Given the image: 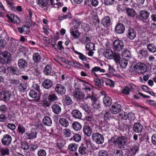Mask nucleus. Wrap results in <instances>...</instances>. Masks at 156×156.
<instances>
[{
  "instance_id": "4be33fe9",
  "label": "nucleus",
  "mask_w": 156,
  "mask_h": 156,
  "mask_svg": "<svg viewBox=\"0 0 156 156\" xmlns=\"http://www.w3.org/2000/svg\"><path fill=\"white\" fill-rule=\"evenodd\" d=\"M42 85L44 88L49 89L52 86L53 83L50 80L46 79L43 82Z\"/></svg>"
},
{
  "instance_id": "5fc2aeb1",
  "label": "nucleus",
  "mask_w": 156,
  "mask_h": 156,
  "mask_svg": "<svg viewBox=\"0 0 156 156\" xmlns=\"http://www.w3.org/2000/svg\"><path fill=\"white\" fill-rule=\"evenodd\" d=\"M105 85L110 87H113L114 86V82L112 80L108 78L106 81H104Z\"/></svg>"
},
{
  "instance_id": "4c0bfd02",
  "label": "nucleus",
  "mask_w": 156,
  "mask_h": 156,
  "mask_svg": "<svg viewBox=\"0 0 156 156\" xmlns=\"http://www.w3.org/2000/svg\"><path fill=\"white\" fill-rule=\"evenodd\" d=\"M81 81L82 82L83 86L84 89L86 90V91H90L91 89L90 87V86H91L92 85L89 82H87L85 80H81Z\"/></svg>"
},
{
  "instance_id": "f257e3e1",
  "label": "nucleus",
  "mask_w": 156,
  "mask_h": 156,
  "mask_svg": "<svg viewBox=\"0 0 156 156\" xmlns=\"http://www.w3.org/2000/svg\"><path fill=\"white\" fill-rule=\"evenodd\" d=\"M42 106L45 108H48L52 103L55 102L58 100V98L55 93H51L49 94H44L42 96Z\"/></svg>"
},
{
  "instance_id": "dca6fc26",
  "label": "nucleus",
  "mask_w": 156,
  "mask_h": 156,
  "mask_svg": "<svg viewBox=\"0 0 156 156\" xmlns=\"http://www.w3.org/2000/svg\"><path fill=\"white\" fill-rule=\"evenodd\" d=\"M115 30L118 34H122L125 30V27L122 23H117L115 27Z\"/></svg>"
},
{
  "instance_id": "2eb2a0df",
  "label": "nucleus",
  "mask_w": 156,
  "mask_h": 156,
  "mask_svg": "<svg viewBox=\"0 0 156 156\" xmlns=\"http://www.w3.org/2000/svg\"><path fill=\"white\" fill-rule=\"evenodd\" d=\"M12 141V137L8 134H5L4 136L1 140L2 144L5 146L9 145Z\"/></svg>"
},
{
  "instance_id": "603ef678",
  "label": "nucleus",
  "mask_w": 156,
  "mask_h": 156,
  "mask_svg": "<svg viewBox=\"0 0 156 156\" xmlns=\"http://www.w3.org/2000/svg\"><path fill=\"white\" fill-rule=\"evenodd\" d=\"M91 11L92 10H90ZM93 12H92V14H94V20L93 23H94L95 25H96L98 23H99V20L98 18L97 15V13L96 12H94V10H92Z\"/></svg>"
},
{
  "instance_id": "052dcab7",
  "label": "nucleus",
  "mask_w": 156,
  "mask_h": 156,
  "mask_svg": "<svg viewBox=\"0 0 156 156\" xmlns=\"http://www.w3.org/2000/svg\"><path fill=\"white\" fill-rule=\"evenodd\" d=\"M63 133L65 136L67 137H70L72 135L71 130L69 129H63Z\"/></svg>"
},
{
  "instance_id": "37998d69",
  "label": "nucleus",
  "mask_w": 156,
  "mask_h": 156,
  "mask_svg": "<svg viewBox=\"0 0 156 156\" xmlns=\"http://www.w3.org/2000/svg\"><path fill=\"white\" fill-rule=\"evenodd\" d=\"M103 118L104 120L107 122L110 119L112 118L111 113L110 112L106 111L104 114Z\"/></svg>"
},
{
  "instance_id": "bf43d9fd",
  "label": "nucleus",
  "mask_w": 156,
  "mask_h": 156,
  "mask_svg": "<svg viewBox=\"0 0 156 156\" xmlns=\"http://www.w3.org/2000/svg\"><path fill=\"white\" fill-rule=\"evenodd\" d=\"M38 94L37 91L34 90H30L29 93L30 97L33 98H36L37 97Z\"/></svg>"
},
{
  "instance_id": "6ab92c4d",
  "label": "nucleus",
  "mask_w": 156,
  "mask_h": 156,
  "mask_svg": "<svg viewBox=\"0 0 156 156\" xmlns=\"http://www.w3.org/2000/svg\"><path fill=\"white\" fill-rule=\"evenodd\" d=\"M44 74L46 76L52 75L53 72L52 71V67L49 65H47L44 69Z\"/></svg>"
},
{
  "instance_id": "ddd939ff",
  "label": "nucleus",
  "mask_w": 156,
  "mask_h": 156,
  "mask_svg": "<svg viewBox=\"0 0 156 156\" xmlns=\"http://www.w3.org/2000/svg\"><path fill=\"white\" fill-rule=\"evenodd\" d=\"M111 112L114 114H116L119 112L121 110V106L118 104H115L112 105L110 108Z\"/></svg>"
},
{
  "instance_id": "412c9836",
  "label": "nucleus",
  "mask_w": 156,
  "mask_h": 156,
  "mask_svg": "<svg viewBox=\"0 0 156 156\" xmlns=\"http://www.w3.org/2000/svg\"><path fill=\"white\" fill-rule=\"evenodd\" d=\"M136 36V32L135 30L132 28L129 29L128 30L127 37L130 40H133Z\"/></svg>"
},
{
  "instance_id": "f3484780",
  "label": "nucleus",
  "mask_w": 156,
  "mask_h": 156,
  "mask_svg": "<svg viewBox=\"0 0 156 156\" xmlns=\"http://www.w3.org/2000/svg\"><path fill=\"white\" fill-rule=\"evenodd\" d=\"M70 34L72 37V39L73 40L79 39L80 36V33L78 30L77 28H75L72 29L70 31Z\"/></svg>"
},
{
  "instance_id": "09e8293b",
  "label": "nucleus",
  "mask_w": 156,
  "mask_h": 156,
  "mask_svg": "<svg viewBox=\"0 0 156 156\" xmlns=\"http://www.w3.org/2000/svg\"><path fill=\"white\" fill-rule=\"evenodd\" d=\"M8 71L14 74H17V69L15 67L11 66L7 68Z\"/></svg>"
},
{
  "instance_id": "cd10ccee",
  "label": "nucleus",
  "mask_w": 156,
  "mask_h": 156,
  "mask_svg": "<svg viewBox=\"0 0 156 156\" xmlns=\"http://www.w3.org/2000/svg\"><path fill=\"white\" fill-rule=\"evenodd\" d=\"M51 108L53 112L55 114H59L61 112V108L58 105L54 104L52 105Z\"/></svg>"
},
{
  "instance_id": "c03bdc74",
  "label": "nucleus",
  "mask_w": 156,
  "mask_h": 156,
  "mask_svg": "<svg viewBox=\"0 0 156 156\" xmlns=\"http://www.w3.org/2000/svg\"><path fill=\"white\" fill-rule=\"evenodd\" d=\"M86 146L88 149V151L91 150L94 147V144L90 140H85Z\"/></svg>"
},
{
  "instance_id": "39448f33",
  "label": "nucleus",
  "mask_w": 156,
  "mask_h": 156,
  "mask_svg": "<svg viewBox=\"0 0 156 156\" xmlns=\"http://www.w3.org/2000/svg\"><path fill=\"white\" fill-rule=\"evenodd\" d=\"M93 140L98 144H102L104 141L103 136L99 133H93L92 136Z\"/></svg>"
},
{
  "instance_id": "4d7b16f0",
  "label": "nucleus",
  "mask_w": 156,
  "mask_h": 156,
  "mask_svg": "<svg viewBox=\"0 0 156 156\" xmlns=\"http://www.w3.org/2000/svg\"><path fill=\"white\" fill-rule=\"evenodd\" d=\"M94 81L95 82V85L98 86H103L104 83V81L103 80H100L97 78L95 79Z\"/></svg>"
},
{
  "instance_id": "a18cd8bd",
  "label": "nucleus",
  "mask_w": 156,
  "mask_h": 156,
  "mask_svg": "<svg viewBox=\"0 0 156 156\" xmlns=\"http://www.w3.org/2000/svg\"><path fill=\"white\" fill-rule=\"evenodd\" d=\"M81 139V136L79 134H75L71 138L70 140H73L75 142H79L80 141Z\"/></svg>"
},
{
  "instance_id": "5701e85b",
  "label": "nucleus",
  "mask_w": 156,
  "mask_h": 156,
  "mask_svg": "<svg viewBox=\"0 0 156 156\" xmlns=\"http://www.w3.org/2000/svg\"><path fill=\"white\" fill-rule=\"evenodd\" d=\"M71 114L72 116L76 119H80L82 117L81 112L77 109H73Z\"/></svg>"
},
{
  "instance_id": "393cba45",
  "label": "nucleus",
  "mask_w": 156,
  "mask_h": 156,
  "mask_svg": "<svg viewBox=\"0 0 156 156\" xmlns=\"http://www.w3.org/2000/svg\"><path fill=\"white\" fill-rule=\"evenodd\" d=\"M114 52L111 49H107L105 50L103 53V55L108 59H111Z\"/></svg>"
},
{
  "instance_id": "9d476101",
  "label": "nucleus",
  "mask_w": 156,
  "mask_h": 156,
  "mask_svg": "<svg viewBox=\"0 0 156 156\" xmlns=\"http://www.w3.org/2000/svg\"><path fill=\"white\" fill-rule=\"evenodd\" d=\"M149 14V13L145 10H141L139 15L136 16L137 19L144 22L147 19Z\"/></svg>"
},
{
  "instance_id": "473e14b6",
  "label": "nucleus",
  "mask_w": 156,
  "mask_h": 156,
  "mask_svg": "<svg viewBox=\"0 0 156 156\" xmlns=\"http://www.w3.org/2000/svg\"><path fill=\"white\" fill-rule=\"evenodd\" d=\"M30 26L29 25H23L22 27H20V33L24 32L25 33L28 34L30 33Z\"/></svg>"
},
{
  "instance_id": "3c124183",
  "label": "nucleus",
  "mask_w": 156,
  "mask_h": 156,
  "mask_svg": "<svg viewBox=\"0 0 156 156\" xmlns=\"http://www.w3.org/2000/svg\"><path fill=\"white\" fill-rule=\"evenodd\" d=\"M27 63L23 59H20V69L25 68L27 67Z\"/></svg>"
},
{
  "instance_id": "c85d7f7f",
  "label": "nucleus",
  "mask_w": 156,
  "mask_h": 156,
  "mask_svg": "<svg viewBox=\"0 0 156 156\" xmlns=\"http://www.w3.org/2000/svg\"><path fill=\"white\" fill-rule=\"evenodd\" d=\"M139 150V147L136 145L133 146L131 147L129 150V153L131 156L134 155Z\"/></svg>"
},
{
  "instance_id": "de8ad7c7",
  "label": "nucleus",
  "mask_w": 156,
  "mask_h": 156,
  "mask_svg": "<svg viewBox=\"0 0 156 156\" xmlns=\"http://www.w3.org/2000/svg\"><path fill=\"white\" fill-rule=\"evenodd\" d=\"M48 0H38V4L41 7H46L48 3Z\"/></svg>"
},
{
  "instance_id": "c9c22d12",
  "label": "nucleus",
  "mask_w": 156,
  "mask_h": 156,
  "mask_svg": "<svg viewBox=\"0 0 156 156\" xmlns=\"http://www.w3.org/2000/svg\"><path fill=\"white\" fill-rule=\"evenodd\" d=\"M60 124L62 126L67 127L69 125V122L65 118H60L59 120Z\"/></svg>"
},
{
  "instance_id": "a211bd4d",
  "label": "nucleus",
  "mask_w": 156,
  "mask_h": 156,
  "mask_svg": "<svg viewBox=\"0 0 156 156\" xmlns=\"http://www.w3.org/2000/svg\"><path fill=\"white\" fill-rule=\"evenodd\" d=\"M143 128L142 125L139 122L135 123L133 126V130L134 132L137 133H140Z\"/></svg>"
},
{
  "instance_id": "bb28decb",
  "label": "nucleus",
  "mask_w": 156,
  "mask_h": 156,
  "mask_svg": "<svg viewBox=\"0 0 156 156\" xmlns=\"http://www.w3.org/2000/svg\"><path fill=\"white\" fill-rule=\"evenodd\" d=\"M72 127L74 130L78 131L81 129L82 125L79 122L74 121L72 123Z\"/></svg>"
},
{
  "instance_id": "9b49d317",
  "label": "nucleus",
  "mask_w": 156,
  "mask_h": 156,
  "mask_svg": "<svg viewBox=\"0 0 156 156\" xmlns=\"http://www.w3.org/2000/svg\"><path fill=\"white\" fill-rule=\"evenodd\" d=\"M99 72L100 73H104L105 71L104 69H101L99 66H94L92 68L90 71V74L93 76H95L97 78L99 77V75L96 73V72Z\"/></svg>"
},
{
  "instance_id": "79ce46f5",
  "label": "nucleus",
  "mask_w": 156,
  "mask_h": 156,
  "mask_svg": "<svg viewBox=\"0 0 156 156\" xmlns=\"http://www.w3.org/2000/svg\"><path fill=\"white\" fill-rule=\"evenodd\" d=\"M7 16L11 21L13 23H17L18 22V20H19V19L14 14H11L10 15H7Z\"/></svg>"
},
{
  "instance_id": "8fccbe9b",
  "label": "nucleus",
  "mask_w": 156,
  "mask_h": 156,
  "mask_svg": "<svg viewBox=\"0 0 156 156\" xmlns=\"http://www.w3.org/2000/svg\"><path fill=\"white\" fill-rule=\"evenodd\" d=\"M64 100L67 105L72 104L73 102L72 100L69 96L65 95L64 96Z\"/></svg>"
},
{
  "instance_id": "7c9ffc66",
  "label": "nucleus",
  "mask_w": 156,
  "mask_h": 156,
  "mask_svg": "<svg viewBox=\"0 0 156 156\" xmlns=\"http://www.w3.org/2000/svg\"><path fill=\"white\" fill-rule=\"evenodd\" d=\"M0 154L2 156H8L9 155V150L7 147L0 148Z\"/></svg>"
},
{
  "instance_id": "7ed1b4c3",
  "label": "nucleus",
  "mask_w": 156,
  "mask_h": 156,
  "mask_svg": "<svg viewBox=\"0 0 156 156\" xmlns=\"http://www.w3.org/2000/svg\"><path fill=\"white\" fill-rule=\"evenodd\" d=\"M12 59L11 55L7 51H3L0 55V62L4 64L9 63Z\"/></svg>"
},
{
  "instance_id": "f8f14e48",
  "label": "nucleus",
  "mask_w": 156,
  "mask_h": 156,
  "mask_svg": "<svg viewBox=\"0 0 156 156\" xmlns=\"http://www.w3.org/2000/svg\"><path fill=\"white\" fill-rule=\"evenodd\" d=\"M83 132L87 136H90L93 133V130L90 126L85 123L83 127Z\"/></svg>"
},
{
  "instance_id": "aec40b11",
  "label": "nucleus",
  "mask_w": 156,
  "mask_h": 156,
  "mask_svg": "<svg viewBox=\"0 0 156 156\" xmlns=\"http://www.w3.org/2000/svg\"><path fill=\"white\" fill-rule=\"evenodd\" d=\"M37 133L34 130H31L30 133H26L25 136L27 139H33L37 137Z\"/></svg>"
},
{
  "instance_id": "13d9d810",
  "label": "nucleus",
  "mask_w": 156,
  "mask_h": 156,
  "mask_svg": "<svg viewBox=\"0 0 156 156\" xmlns=\"http://www.w3.org/2000/svg\"><path fill=\"white\" fill-rule=\"evenodd\" d=\"M78 151L81 155L87 153L86 148L84 146H81L79 148Z\"/></svg>"
},
{
  "instance_id": "b1692460",
  "label": "nucleus",
  "mask_w": 156,
  "mask_h": 156,
  "mask_svg": "<svg viewBox=\"0 0 156 156\" xmlns=\"http://www.w3.org/2000/svg\"><path fill=\"white\" fill-rule=\"evenodd\" d=\"M110 17L108 16H106L103 18L102 19L101 22L102 24L105 27H108L110 24Z\"/></svg>"
},
{
  "instance_id": "0e129e2a",
  "label": "nucleus",
  "mask_w": 156,
  "mask_h": 156,
  "mask_svg": "<svg viewBox=\"0 0 156 156\" xmlns=\"http://www.w3.org/2000/svg\"><path fill=\"white\" fill-rule=\"evenodd\" d=\"M21 148L24 150H27L29 148L28 143L26 141L22 142L21 144Z\"/></svg>"
},
{
  "instance_id": "864d4df0",
  "label": "nucleus",
  "mask_w": 156,
  "mask_h": 156,
  "mask_svg": "<svg viewBox=\"0 0 156 156\" xmlns=\"http://www.w3.org/2000/svg\"><path fill=\"white\" fill-rule=\"evenodd\" d=\"M119 62L118 63L120 66L123 68H125L127 64V62L126 60V58H124L123 60H119Z\"/></svg>"
},
{
  "instance_id": "e2e57ef3",
  "label": "nucleus",
  "mask_w": 156,
  "mask_h": 156,
  "mask_svg": "<svg viewBox=\"0 0 156 156\" xmlns=\"http://www.w3.org/2000/svg\"><path fill=\"white\" fill-rule=\"evenodd\" d=\"M46 151L43 149H40L37 152L38 156H46Z\"/></svg>"
},
{
  "instance_id": "ea45409f",
  "label": "nucleus",
  "mask_w": 156,
  "mask_h": 156,
  "mask_svg": "<svg viewBox=\"0 0 156 156\" xmlns=\"http://www.w3.org/2000/svg\"><path fill=\"white\" fill-rule=\"evenodd\" d=\"M27 88V84L26 83L22 84L20 83V92H23L24 94L23 95L21 94L22 96L24 97L26 93Z\"/></svg>"
},
{
  "instance_id": "0eeeda50",
  "label": "nucleus",
  "mask_w": 156,
  "mask_h": 156,
  "mask_svg": "<svg viewBox=\"0 0 156 156\" xmlns=\"http://www.w3.org/2000/svg\"><path fill=\"white\" fill-rule=\"evenodd\" d=\"M86 99H90V100L93 101L92 104V106L94 108L98 109L100 107V104L99 101L97 100L96 98L93 95H88L85 98Z\"/></svg>"
},
{
  "instance_id": "a19ab883",
  "label": "nucleus",
  "mask_w": 156,
  "mask_h": 156,
  "mask_svg": "<svg viewBox=\"0 0 156 156\" xmlns=\"http://www.w3.org/2000/svg\"><path fill=\"white\" fill-rule=\"evenodd\" d=\"M147 48L149 51L154 53L156 52V47L152 44H148L147 46Z\"/></svg>"
},
{
  "instance_id": "a878e982",
  "label": "nucleus",
  "mask_w": 156,
  "mask_h": 156,
  "mask_svg": "<svg viewBox=\"0 0 156 156\" xmlns=\"http://www.w3.org/2000/svg\"><path fill=\"white\" fill-rule=\"evenodd\" d=\"M103 102L106 106L109 107L112 104V100L109 97L105 95L103 98Z\"/></svg>"
},
{
  "instance_id": "4468645a",
  "label": "nucleus",
  "mask_w": 156,
  "mask_h": 156,
  "mask_svg": "<svg viewBox=\"0 0 156 156\" xmlns=\"http://www.w3.org/2000/svg\"><path fill=\"white\" fill-rule=\"evenodd\" d=\"M11 96V92L9 91H2L0 94V97L2 99L6 102L10 100Z\"/></svg>"
},
{
  "instance_id": "72a5a7b5",
  "label": "nucleus",
  "mask_w": 156,
  "mask_h": 156,
  "mask_svg": "<svg viewBox=\"0 0 156 156\" xmlns=\"http://www.w3.org/2000/svg\"><path fill=\"white\" fill-rule=\"evenodd\" d=\"M78 145L74 143L70 144L68 146V149L71 151L75 152L76 151Z\"/></svg>"
},
{
  "instance_id": "680f3d73",
  "label": "nucleus",
  "mask_w": 156,
  "mask_h": 156,
  "mask_svg": "<svg viewBox=\"0 0 156 156\" xmlns=\"http://www.w3.org/2000/svg\"><path fill=\"white\" fill-rule=\"evenodd\" d=\"M76 53L78 55H79V56H78L79 58L82 61H87V57L86 56L83 55L82 53L78 52H76Z\"/></svg>"
},
{
  "instance_id": "c756f323",
  "label": "nucleus",
  "mask_w": 156,
  "mask_h": 156,
  "mask_svg": "<svg viewBox=\"0 0 156 156\" xmlns=\"http://www.w3.org/2000/svg\"><path fill=\"white\" fill-rule=\"evenodd\" d=\"M43 123L46 126H50L52 124V121L51 119L48 116H45L43 119Z\"/></svg>"
},
{
  "instance_id": "1a4fd4ad",
  "label": "nucleus",
  "mask_w": 156,
  "mask_h": 156,
  "mask_svg": "<svg viewBox=\"0 0 156 156\" xmlns=\"http://www.w3.org/2000/svg\"><path fill=\"white\" fill-rule=\"evenodd\" d=\"M55 90L58 94L61 95L64 94L66 91L65 86L61 83L56 84Z\"/></svg>"
},
{
  "instance_id": "f704fd0d",
  "label": "nucleus",
  "mask_w": 156,
  "mask_h": 156,
  "mask_svg": "<svg viewBox=\"0 0 156 156\" xmlns=\"http://www.w3.org/2000/svg\"><path fill=\"white\" fill-rule=\"evenodd\" d=\"M33 59L35 63L39 62L41 59L40 54L38 53H35L33 55Z\"/></svg>"
},
{
  "instance_id": "20e7f679",
  "label": "nucleus",
  "mask_w": 156,
  "mask_h": 156,
  "mask_svg": "<svg viewBox=\"0 0 156 156\" xmlns=\"http://www.w3.org/2000/svg\"><path fill=\"white\" fill-rule=\"evenodd\" d=\"M147 65L141 62L137 63L134 66V70L138 74H142L147 71Z\"/></svg>"
},
{
  "instance_id": "338daca9",
  "label": "nucleus",
  "mask_w": 156,
  "mask_h": 156,
  "mask_svg": "<svg viewBox=\"0 0 156 156\" xmlns=\"http://www.w3.org/2000/svg\"><path fill=\"white\" fill-rule=\"evenodd\" d=\"M94 43L90 42L87 44L85 48L87 50L89 51L90 50H92V48H94Z\"/></svg>"
},
{
  "instance_id": "49530a36",
  "label": "nucleus",
  "mask_w": 156,
  "mask_h": 156,
  "mask_svg": "<svg viewBox=\"0 0 156 156\" xmlns=\"http://www.w3.org/2000/svg\"><path fill=\"white\" fill-rule=\"evenodd\" d=\"M86 114L85 117L84 118V119L87 121H91L93 118L92 113L90 112Z\"/></svg>"
},
{
  "instance_id": "f03ea898",
  "label": "nucleus",
  "mask_w": 156,
  "mask_h": 156,
  "mask_svg": "<svg viewBox=\"0 0 156 156\" xmlns=\"http://www.w3.org/2000/svg\"><path fill=\"white\" fill-rule=\"evenodd\" d=\"M127 140V138L125 136L119 137L115 136L109 140V143L111 145L121 148L125 145Z\"/></svg>"
},
{
  "instance_id": "58836bf2",
  "label": "nucleus",
  "mask_w": 156,
  "mask_h": 156,
  "mask_svg": "<svg viewBox=\"0 0 156 156\" xmlns=\"http://www.w3.org/2000/svg\"><path fill=\"white\" fill-rule=\"evenodd\" d=\"M122 56L123 58H125L126 59L131 58V54L129 51L126 49L124 50L122 53Z\"/></svg>"
},
{
  "instance_id": "2f4dec72",
  "label": "nucleus",
  "mask_w": 156,
  "mask_h": 156,
  "mask_svg": "<svg viewBox=\"0 0 156 156\" xmlns=\"http://www.w3.org/2000/svg\"><path fill=\"white\" fill-rule=\"evenodd\" d=\"M68 63L74 67L81 68L83 66L82 64L74 60L69 61Z\"/></svg>"
},
{
  "instance_id": "69168bd1",
  "label": "nucleus",
  "mask_w": 156,
  "mask_h": 156,
  "mask_svg": "<svg viewBox=\"0 0 156 156\" xmlns=\"http://www.w3.org/2000/svg\"><path fill=\"white\" fill-rule=\"evenodd\" d=\"M139 53L142 56V57L145 58L148 56V52L146 50H139Z\"/></svg>"
},
{
  "instance_id": "e433bc0d",
  "label": "nucleus",
  "mask_w": 156,
  "mask_h": 156,
  "mask_svg": "<svg viewBox=\"0 0 156 156\" xmlns=\"http://www.w3.org/2000/svg\"><path fill=\"white\" fill-rule=\"evenodd\" d=\"M111 59H113L116 64H118L119 62V60H120V56L119 54L114 52Z\"/></svg>"
},
{
  "instance_id": "423d86ee",
  "label": "nucleus",
  "mask_w": 156,
  "mask_h": 156,
  "mask_svg": "<svg viewBox=\"0 0 156 156\" xmlns=\"http://www.w3.org/2000/svg\"><path fill=\"white\" fill-rule=\"evenodd\" d=\"M113 44L114 51H121L124 46L123 41L119 39L115 40L113 43Z\"/></svg>"
},
{
  "instance_id": "774afa93",
  "label": "nucleus",
  "mask_w": 156,
  "mask_h": 156,
  "mask_svg": "<svg viewBox=\"0 0 156 156\" xmlns=\"http://www.w3.org/2000/svg\"><path fill=\"white\" fill-rule=\"evenodd\" d=\"M127 15L130 17H134L136 13L135 10H126Z\"/></svg>"
},
{
  "instance_id": "6e6552de",
  "label": "nucleus",
  "mask_w": 156,
  "mask_h": 156,
  "mask_svg": "<svg viewBox=\"0 0 156 156\" xmlns=\"http://www.w3.org/2000/svg\"><path fill=\"white\" fill-rule=\"evenodd\" d=\"M73 95L77 101H83L85 97L84 93L78 90H74L73 92Z\"/></svg>"
},
{
  "instance_id": "6e6d98bb",
  "label": "nucleus",
  "mask_w": 156,
  "mask_h": 156,
  "mask_svg": "<svg viewBox=\"0 0 156 156\" xmlns=\"http://www.w3.org/2000/svg\"><path fill=\"white\" fill-rule=\"evenodd\" d=\"M9 43L10 45V48H11L13 50H15L16 51V47L18 46V45L16 44V42L15 40L13 39H11Z\"/></svg>"
}]
</instances>
